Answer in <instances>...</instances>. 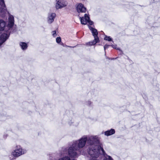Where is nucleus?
I'll list each match as a JSON object with an SVG mask.
<instances>
[{
  "label": "nucleus",
  "instance_id": "f257e3e1",
  "mask_svg": "<svg viewBox=\"0 0 160 160\" xmlns=\"http://www.w3.org/2000/svg\"><path fill=\"white\" fill-rule=\"evenodd\" d=\"M98 137L97 136H91L88 138L86 136H83L78 141H76L74 142L71 146L68 151V154L71 157H77L78 156L77 152L79 151V149L84 147L85 145L86 141H87L88 143L91 145L89 148L93 147H95L96 146H98L97 144L99 142Z\"/></svg>",
  "mask_w": 160,
  "mask_h": 160
},
{
  "label": "nucleus",
  "instance_id": "f03ea898",
  "mask_svg": "<svg viewBox=\"0 0 160 160\" xmlns=\"http://www.w3.org/2000/svg\"><path fill=\"white\" fill-rule=\"evenodd\" d=\"M88 154L90 156L89 160H99L102 155L104 156L103 160H113L111 157L105 153L102 148L99 145L90 148Z\"/></svg>",
  "mask_w": 160,
  "mask_h": 160
},
{
  "label": "nucleus",
  "instance_id": "7ed1b4c3",
  "mask_svg": "<svg viewBox=\"0 0 160 160\" xmlns=\"http://www.w3.org/2000/svg\"><path fill=\"white\" fill-rule=\"evenodd\" d=\"M8 20V24L6 26L5 22L2 20L0 19V31L4 30L6 32H11L10 29L12 27L14 23L13 16L12 15H10Z\"/></svg>",
  "mask_w": 160,
  "mask_h": 160
},
{
  "label": "nucleus",
  "instance_id": "20e7f679",
  "mask_svg": "<svg viewBox=\"0 0 160 160\" xmlns=\"http://www.w3.org/2000/svg\"><path fill=\"white\" fill-rule=\"evenodd\" d=\"M89 28L92 31V35L94 36V39L93 41L89 42L87 43V45L91 46L95 45L99 41V39L98 36V33L97 30L91 27H89Z\"/></svg>",
  "mask_w": 160,
  "mask_h": 160
},
{
  "label": "nucleus",
  "instance_id": "39448f33",
  "mask_svg": "<svg viewBox=\"0 0 160 160\" xmlns=\"http://www.w3.org/2000/svg\"><path fill=\"white\" fill-rule=\"evenodd\" d=\"M26 151L23 150L20 146H17L13 152H12V155L15 157H18L25 153Z\"/></svg>",
  "mask_w": 160,
  "mask_h": 160
},
{
  "label": "nucleus",
  "instance_id": "423d86ee",
  "mask_svg": "<svg viewBox=\"0 0 160 160\" xmlns=\"http://www.w3.org/2000/svg\"><path fill=\"white\" fill-rule=\"evenodd\" d=\"M79 19L81 23L82 24L85 25L87 22L90 25H92L93 23V22L90 20L89 17L86 14H85L84 17H80Z\"/></svg>",
  "mask_w": 160,
  "mask_h": 160
},
{
  "label": "nucleus",
  "instance_id": "0eeeda50",
  "mask_svg": "<svg viewBox=\"0 0 160 160\" xmlns=\"http://www.w3.org/2000/svg\"><path fill=\"white\" fill-rule=\"evenodd\" d=\"M67 3L63 0H59L56 4V7L57 9L61 8L67 6Z\"/></svg>",
  "mask_w": 160,
  "mask_h": 160
},
{
  "label": "nucleus",
  "instance_id": "6e6552de",
  "mask_svg": "<svg viewBox=\"0 0 160 160\" xmlns=\"http://www.w3.org/2000/svg\"><path fill=\"white\" fill-rule=\"evenodd\" d=\"M7 33L2 34L0 37V45H2L8 38L10 32H6Z\"/></svg>",
  "mask_w": 160,
  "mask_h": 160
},
{
  "label": "nucleus",
  "instance_id": "1a4fd4ad",
  "mask_svg": "<svg viewBox=\"0 0 160 160\" xmlns=\"http://www.w3.org/2000/svg\"><path fill=\"white\" fill-rule=\"evenodd\" d=\"M56 17V14L55 13H50L48 14V22L49 23H51L53 21Z\"/></svg>",
  "mask_w": 160,
  "mask_h": 160
},
{
  "label": "nucleus",
  "instance_id": "9d476101",
  "mask_svg": "<svg viewBox=\"0 0 160 160\" xmlns=\"http://www.w3.org/2000/svg\"><path fill=\"white\" fill-rule=\"evenodd\" d=\"M77 10L78 12H84L86 9L81 3L79 4L77 7Z\"/></svg>",
  "mask_w": 160,
  "mask_h": 160
},
{
  "label": "nucleus",
  "instance_id": "9b49d317",
  "mask_svg": "<svg viewBox=\"0 0 160 160\" xmlns=\"http://www.w3.org/2000/svg\"><path fill=\"white\" fill-rule=\"evenodd\" d=\"M6 8L4 3V0H0V12H5Z\"/></svg>",
  "mask_w": 160,
  "mask_h": 160
},
{
  "label": "nucleus",
  "instance_id": "f8f14e48",
  "mask_svg": "<svg viewBox=\"0 0 160 160\" xmlns=\"http://www.w3.org/2000/svg\"><path fill=\"white\" fill-rule=\"evenodd\" d=\"M115 132V130L114 129H111L105 132L104 133L105 135L108 136L113 134Z\"/></svg>",
  "mask_w": 160,
  "mask_h": 160
},
{
  "label": "nucleus",
  "instance_id": "ddd939ff",
  "mask_svg": "<svg viewBox=\"0 0 160 160\" xmlns=\"http://www.w3.org/2000/svg\"><path fill=\"white\" fill-rule=\"evenodd\" d=\"M20 45L23 50H25L27 48V44L24 42H21L20 43Z\"/></svg>",
  "mask_w": 160,
  "mask_h": 160
},
{
  "label": "nucleus",
  "instance_id": "4468645a",
  "mask_svg": "<svg viewBox=\"0 0 160 160\" xmlns=\"http://www.w3.org/2000/svg\"><path fill=\"white\" fill-rule=\"evenodd\" d=\"M58 160H70V158L68 157L67 156L61 158Z\"/></svg>",
  "mask_w": 160,
  "mask_h": 160
},
{
  "label": "nucleus",
  "instance_id": "2eb2a0df",
  "mask_svg": "<svg viewBox=\"0 0 160 160\" xmlns=\"http://www.w3.org/2000/svg\"><path fill=\"white\" fill-rule=\"evenodd\" d=\"M104 39L105 40H107L109 41H111L112 40V38L110 37H107L106 36L104 38Z\"/></svg>",
  "mask_w": 160,
  "mask_h": 160
},
{
  "label": "nucleus",
  "instance_id": "dca6fc26",
  "mask_svg": "<svg viewBox=\"0 0 160 160\" xmlns=\"http://www.w3.org/2000/svg\"><path fill=\"white\" fill-rule=\"evenodd\" d=\"M56 41L58 43L60 42L61 41V38L60 37H57L56 39Z\"/></svg>",
  "mask_w": 160,
  "mask_h": 160
},
{
  "label": "nucleus",
  "instance_id": "f3484780",
  "mask_svg": "<svg viewBox=\"0 0 160 160\" xmlns=\"http://www.w3.org/2000/svg\"><path fill=\"white\" fill-rule=\"evenodd\" d=\"M53 36L54 37H56L57 36L56 32V31H53L52 32Z\"/></svg>",
  "mask_w": 160,
  "mask_h": 160
},
{
  "label": "nucleus",
  "instance_id": "a211bd4d",
  "mask_svg": "<svg viewBox=\"0 0 160 160\" xmlns=\"http://www.w3.org/2000/svg\"><path fill=\"white\" fill-rule=\"evenodd\" d=\"M110 45H105L104 47V49L105 50V49H106V48H108L109 46Z\"/></svg>",
  "mask_w": 160,
  "mask_h": 160
},
{
  "label": "nucleus",
  "instance_id": "6ab92c4d",
  "mask_svg": "<svg viewBox=\"0 0 160 160\" xmlns=\"http://www.w3.org/2000/svg\"><path fill=\"white\" fill-rule=\"evenodd\" d=\"M112 47L113 48H116V46H115V45H111ZM117 49H118L117 48Z\"/></svg>",
  "mask_w": 160,
  "mask_h": 160
},
{
  "label": "nucleus",
  "instance_id": "aec40b11",
  "mask_svg": "<svg viewBox=\"0 0 160 160\" xmlns=\"http://www.w3.org/2000/svg\"><path fill=\"white\" fill-rule=\"evenodd\" d=\"M72 160H75V159H73Z\"/></svg>",
  "mask_w": 160,
  "mask_h": 160
}]
</instances>
